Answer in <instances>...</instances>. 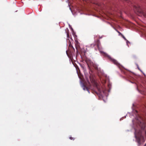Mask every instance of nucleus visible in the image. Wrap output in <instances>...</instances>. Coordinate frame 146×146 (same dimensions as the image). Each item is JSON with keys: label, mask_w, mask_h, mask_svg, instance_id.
<instances>
[{"label": "nucleus", "mask_w": 146, "mask_h": 146, "mask_svg": "<svg viewBox=\"0 0 146 146\" xmlns=\"http://www.w3.org/2000/svg\"><path fill=\"white\" fill-rule=\"evenodd\" d=\"M102 53H104L107 56L109 59H110L111 61L113 62L114 64H115L117 65L118 64V62H117V61L115 60V59L112 58L111 56H110L108 55L106 53L104 52L103 51H100Z\"/></svg>", "instance_id": "f257e3e1"}, {"label": "nucleus", "mask_w": 146, "mask_h": 146, "mask_svg": "<svg viewBox=\"0 0 146 146\" xmlns=\"http://www.w3.org/2000/svg\"><path fill=\"white\" fill-rule=\"evenodd\" d=\"M81 86L82 87V88H83V90H86L89 93H90V92L89 90V89L88 88V87L86 86H85V85L84 84L82 83V84Z\"/></svg>", "instance_id": "f03ea898"}, {"label": "nucleus", "mask_w": 146, "mask_h": 146, "mask_svg": "<svg viewBox=\"0 0 146 146\" xmlns=\"http://www.w3.org/2000/svg\"><path fill=\"white\" fill-rule=\"evenodd\" d=\"M121 36L122 37V38L125 40H127V39L122 34H121Z\"/></svg>", "instance_id": "7ed1b4c3"}, {"label": "nucleus", "mask_w": 146, "mask_h": 146, "mask_svg": "<svg viewBox=\"0 0 146 146\" xmlns=\"http://www.w3.org/2000/svg\"><path fill=\"white\" fill-rule=\"evenodd\" d=\"M145 128V125L144 124H143V125L142 127H141L142 129H144Z\"/></svg>", "instance_id": "20e7f679"}, {"label": "nucleus", "mask_w": 146, "mask_h": 146, "mask_svg": "<svg viewBox=\"0 0 146 146\" xmlns=\"http://www.w3.org/2000/svg\"><path fill=\"white\" fill-rule=\"evenodd\" d=\"M67 37L68 38H70L69 33H67Z\"/></svg>", "instance_id": "39448f33"}, {"label": "nucleus", "mask_w": 146, "mask_h": 146, "mask_svg": "<svg viewBox=\"0 0 146 146\" xmlns=\"http://www.w3.org/2000/svg\"><path fill=\"white\" fill-rule=\"evenodd\" d=\"M69 138L71 140H74V138L71 137H69Z\"/></svg>", "instance_id": "423d86ee"}, {"label": "nucleus", "mask_w": 146, "mask_h": 146, "mask_svg": "<svg viewBox=\"0 0 146 146\" xmlns=\"http://www.w3.org/2000/svg\"><path fill=\"white\" fill-rule=\"evenodd\" d=\"M116 30L119 34V35H121V34H122L119 31H118Z\"/></svg>", "instance_id": "0eeeda50"}, {"label": "nucleus", "mask_w": 146, "mask_h": 146, "mask_svg": "<svg viewBox=\"0 0 146 146\" xmlns=\"http://www.w3.org/2000/svg\"><path fill=\"white\" fill-rule=\"evenodd\" d=\"M136 131H135V137L136 138H137V136H136Z\"/></svg>", "instance_id": "6e6552de"}, {"label": "nucleus", "mask_w": 146, "mask_h": 146, "mask_svg": "<svg viewBox=\"0 0 146 146\" xmlns=\"http://www.w3.org/2000/svg\"><path fill=\"white\" fill-rule=\"evenodd\" d=\"M125 40L126 41V43L127 44H128V43H129V41H128L127 40Z\"/></svg>", "instance_id": "1a4fd4ad"}, {"label": "nucleus", "mask_w": 146, "mask_h": 146, "mask_svg": "<svg viewBox=\"0 0 146 146\" xmlns=\"http://www.w3.org/2000/svg\"><path fill=\"white\" fill-rule=\"evenodd\" d=\"M95 45L94 44H92V46H94Z\"/></svg>", "instance_id": "9d476101"}, {"label": "nucleus", "mask_w": 146, "mask_h": 146, "mask_svg": "<svg viewBox=\"0 0 146 146\" xmlns=\"http://www.w3.org/2000/svg\"><path fill=\"white\" fill-rule=\"evenodd\" d=\"M140 142V140H139L138 141V143H139Z\"/></svg>", "instance_id": "9b49d317"}, {"label": "nucleus", "mask_w": 146, "mask_h": 146, "mask_svg": "<svg viewBox=\"0 0 146 146\" xmlns=\"http://www.w3.org/2000/svg\"><path fill=\"white\" fill-rule=\"evenodd\" d=\"M144 146H146V143L145 144V145Z\"/></svg>", "instance_id": "f8f14e48"}, {"label": "nucleus", "mask_w": 146, "mask_h": 146, "mask_svg": "<svg viewBox=\"0 0 146 146\" xmlns=\"http://www.w3.org/2000/svg\"><path fill=\"white\" fill-rule=\"evenodd\" d=\"M145 133L146 135V132H145Z\"/></svg>", "instance_id": "ddd939ff"}]
</instances>
